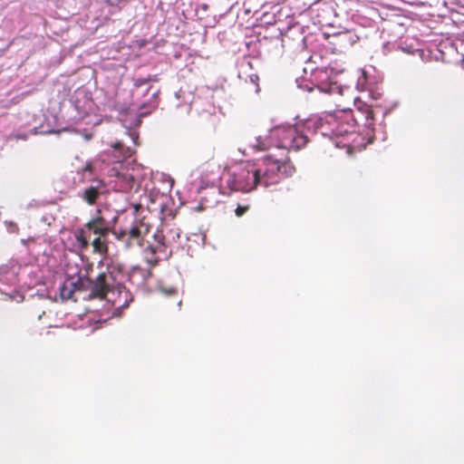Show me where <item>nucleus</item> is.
<instances>
[{
    "label": "nucleus",
    "mask_w": 464,
    "mask_h": 464,
    "mask_svg": "<svg viewBox=\"0 0 464 464\" xmlns=\"http://www.w3.org/2000/svg\"><path fill=\"white\" fill-rule=\"evenodd\" d=\"M76 292V285L73 283V278H67L59 287L60 297L63 301L73 300L74 293Z\"/></svg>",
    "instance_id": "obj_8"
},
{
    "label": "nucleus",
    "mask_w": 464,
    "mask_h": 464,
    "mask_svg": "<svg viewBox=\"0 0 464 464\" xmlns=\"http://www.w3.org/2000/svg\"><path fill=\"white\" fill-rule=\"evenodd\" d=\"M107 236H97L91 243L93 247V252L106 255L109 251L108 241L106 239Z\"/></svg>",
    "instance_id": "obj_12"
},
{
    "label": "nucleus",
    "mask_w": 464,
    "mask_h": 464,
    "mask_svg": "<svg viewBox=\"0 0 464 464\" xmlns=\"http://www.w3.org/2000/svg\"><path fill=\"white\" fill-rule=\"evenodd\" d=\"M323 135L343 137L355 131V121L352 111H339L328 113L320 120Z\"/></svg>",
    "instance_id": "obj_3"
},
{
    "label": "nucleus",
    "mask_w": 464,
    "mask_h": 464,
    "mask_svg": "<svg viewBox=\"0 0 464 464\" xmlns=\"http://www.w3.org/2000/svg\"><path fill=\"white\" fill-rule=\"evenodd\" d=\"M93 171H94V168L92 166V162H87L85 164V166L82 169V172L84 174V173H90L91 175L93 174Z\"/></svg>",
    "instance_id": "obj_19"
},
{
    "label": "nucleus",
    "mask_w": 464,
    "mask_h": 464,
    "mask_svg": "<svg viewBox=\"0 0 464 464\" xmlns=\"http://www.w3.org/2000/svg\"><path fill=\"white\" fill-rule=\"evenodd\" d=\"M366 118H367V120H372L373 119V113H372V111H368Z\"/></svg>",
    "instance_id": "obj_22"
},
{
    "label": "nucleus",
    "mask_w": 464,
    "mask_h": 464,
    "mask_svg": "<svg viewBox=\"0 0 464 464\" xmlns=\"http://www.w3.org/2000/svg\"><path fill=\"white\" fill-rule=\"evenodd\" d=\"M168 295H176L177 292L174 288L169 289V291L165 292Z\"/></svg>",
    "instance_id": "obj_21"
},
{
    "label": "nucleus",
    "mask_w": 464,
    "mask_h": 464,
    "mask_svg": "<svg viewBox=\"0 0 464 464\" xmlns=\"http://www.w3.org/2000/svg\"><path fill=\"white\" fill-rule=\"evenodd\" d=\"M107 187L104 180L101 179H92V185L82 189L79 197L89 206H93L97 203L101 196L107 194Z\"/></svg>",
    "instance_id": "obj_6"
},
{
    "label": "nucleus",
    "mask_w": 464,
    "mask_h": 464,
    "mask_svg": "<svg viewBox=\"0 0 464 464\" xmlns=\"http://www.w3.org/2000/svg\"><path fill=\"white\" fill-rule=\"evenodd\" d=\"M270 138L275 140V147L280 151L276 157L285 155L287 163H290L288 151L291 150H299L308 143V137L304 132L303 125L283 124L274 127L270 130Z\"/></svg>",
    "instance_id": "obj_2"
},
{
    "label": "nucleus",
    "mask_w": 464,
    "mask_h": 464,
    "mask_svg": "<svg viewBox=\"0 0 464 464\" xmlns=\"http://www.w3.org/2000/svg\"><path fill=\"white\" fill-rule=\"evenodd\" d=\"M109 177L111 179L113 189L119 192H129L134 185V178L128 171H121L113 167L109 170Z\"/></svg>",
    "instance_id": "obj_7"
},
{
    "label": "nucleus",
    "mask_w": 464,
    "mask_h": 464,
    "mask_svg": "<svg viewBox=\"0 0 464 464\" xmlns=\"http://www.w3.org/2000/svg\"><path fill=\"white\" fill-rule=\"evenodd\" d=\"M111 148L116 153L114 158L117 161H121L131 157L134 152L131 148L124 146V144L121 141H117L111 144Z\"/></svg>",
    "instance_id": "obj_11"
},
{
    "label": "nucleus",
    "mask_w": 464,
    "mask_h": 464,
    "mask_svg": "<svg viewBox=\"0 0 464 464\" xmlns=\"http://www.w3.org/2000/svg\"><path fill=\"white\" fill-rule=\"evenodd\" d=\"M111 233L113 234L118 240L125 241L126 242L127 236H128V230L127 229L116 231L115 230V227H113V232H111Z\"/></svg>",
    "instance_id": "obj_17"
},
{
    "label": "nucleus",
    "mask_w": 464,
    "mask_h": 464,
    "mask_svg": "<svg viewBox=\"0 0 464 464\" xmlns=\"http://www.w3.org/2000/svg\"><path fill=\"white\" fill-rule=\"evenodd\" d=\"M294 171L295 168L287 163L285 155L276 157L275 152H269L265 157L239 163L229 175L227 184L234 191L249 193L258 186L267 188L275 185Z\"/></svg>",
    "instance_id": "obj_1"
},
{
    "label": "nucleus",
    "mask_w": 464,
    "mask_h": 464,
    "mask_svg": "<svg viewBox=\"0 0 464 464\" xmlns=\"http://www.w3.org/2000/svg\"><path fill=\"white\" fill-rule=\"evenodd\" d=\"M121 276V269L117 266H107L106 271L100 273L94 280L91 279V293L88 299H104L109 292L118 288Z\"/></svg>",
    "instance_id": "obj_4"
},
{
    "label": "nucleus",
    "mask_w": 464,
    "mask_h": 464,
    "mask_svg": "<svg viewBox=\"0 0 464 464\" xmlns=\"http://www.w3.org/2000/svg\"><path fill=\"white\" fill-rule=\"evenodd\" d=\"M250 209V205H240L238 204L237 208L235 209V214L237 217L240 218L244 216Z\"/></svg>",
    "instance_id": "obj_16"
},
{
    "label": "nucleus",
    "mask_w": 464,
    "mask_h": 464,
    "mask_svg": "<svg viewBox=\"0 0 464 464\" xmlns=\"http://www.w3.org/2000/svg\"><path fill=\"white\" fill-rule=\"evenodd\" d=\"M150 81H152V78H151L150 75L149 77H147V78H138V79L135 80L134 85L136 87H140L142 85H145V84L149 83Z\"/></svg>",
    "instance_id": "obj_18"
},
{
    "label": "nucleus",
    "mask_w": 464,
    "mask_h": 464,
    "mask_svg": "<svg viewBox=\"0 0 464 464\" xmlns=\"http://www.w3.org/2000/svg\"><path fill=\"white\" fill-rule=\"evenodd\" d=\"M251 147L256 150H266L270 149V146L266 140H262L261 137L256 138L255 141L251 143Z\"/></svg>",
    "instance_id": "obj_15"
},
{
    "label": "nucleus",
    "mask_w": 464,
    "mask_h": 464,
    "mask_svg": "<svg viewBox=\"0 0 464 464\" xmlns=\"http://www.w3.org/2000/svg\"><path fill=\"white\" fill-rule=\"evenodd\" d=\"M75 239L81 249H87L88 246H90V242L87 237V232L85 231V229H83V227L79 228L75 232Z\"/></svg>",
    "instance_id": "obj_13"
},
{
    "label": "nucleus",
    "mask_w": 464,
    "mask_h": 464,
    "mask_svg": "<svg viewBox=\"0 0 464 464\" xmlns=\"http://www.w3.org/2000/svg\"><path fill=\"white\" fill-rule=\"evenodd\" d=\"M147 262H148L150 266H156V265L158 264L159 260H158V258H156V257H151V258H147Z\"/></svg>",
    "instance_id": "obj_20"
},
{
    "label": "nucleus",
    "mask_w": 464,
    "mask_h": 464,
    "mask_svg": "<svg viewBox=\"0 0 464 464\" xmlns=\"http://www.w3.org/2000/svg\"><path fill=\"white\" fill-rule=\"evenodd\" d=\"M354 34L351 32H341L334 34L330 42L334 46H338L340 48H345L349 45H352L354 42L353 40Z\"/></svg>",
    "instance_id": "obj_9"
},
{
    "label": "nucleus",
    "mask_w": 464,
    "mask_h": 464,
    "mask_svg": "<svg viewBox=\"0 0 464 464\" xmlns=\"http://www.w3.org/2000/svg\"><path fill=\"white\" fill-rule=\"evenodd\" d=\"M178 304H179V306H180V304H181V300H179Z\"/></svg>",
    "instance_id": "obj_25"
},
{
    "label": "nucleus",
    "mask_w": 464,
    "mask_h": 464,
    "mask_svg": "<svg viewBox=\"0 0 464 464\" xmlns=\"http://www.w3.org/2000/svg\"><path fill=\"white\" fill-rule=\"evenodd\" d=\"M147 251H150L152 255L155 253V249L153 247H148Z\"/></svg>",
    "instance_id": "obj_24"
},
{
    "label": "nucleus",
    "mask_w": 464,
    "mask_h": 464,
    "mask_svg": "<svg viewBox=\"0 0 464 464\" xmlns=\"http://www.w3.org/2000/svg\"><path fill=\"white\" fill-rule=\"evenodd\" d=\"M162 237H163V238H162V239H163V241L161 242V244H162L163 246H166V240H167L168 236H163Z\"/></svg>",
    "instance_id": "obj_23"
},
{
    "label": "nucleus",
    "mask_w": 464,
    "mask_h": 464,
    "mask_svg": "<svg viewBox=\"0 0 464 464\" xmlns=\"http://www.w3.org/2000/svg\"><path fill=\"white\" fill-rule=\"evenodd\" d=\"M118 218V216H114L111 220H107L102 215V210L97 208L95 216L85 223L82 227L86 232L92 233L96 237L108 236L111 232H113V227Z\"/></svg>",
    "instance_id": "obj_5"
},
{
    "label": "nucleus",
    "mask_w": 464,
    "mask_h": 464,
    "mask_svg": "<svg viewBox=\"0 0 464 464\" xmlns=\"http://www.w3.org/2000/svg\"><path fill=\"white\" fill-rule=\"evenodd\" d=\"M76 285V292L89 291L91 293V279L88 277L79 276L76 280H73Z\"/></svg>",
    "instance_id": "obj_14"
},
{
    "label": "nucleus",
    "mask_w": 464,
    "mask_h": 464,
    "mask_svg": "<svg viewBox=\"0 0 464 464\" xmlns=\"http://www.w3.org/2000/svg\"><path fill=\"white\" fill-rule=\"evenodd\" d=\"M143 236L140 227L138 225L131 227L128 230V236L126 239V246L128 247L132 246L134 244L139 246H142Z\"/></svg>",
    "instance_id": "obj_10"
}]
</instances>
